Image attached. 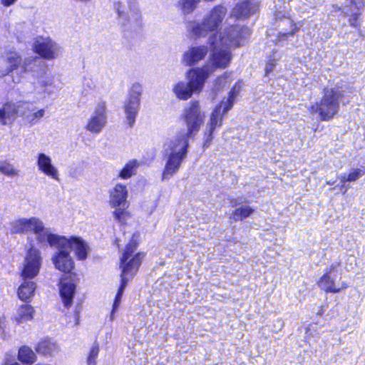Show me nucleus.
I'll list each match as a JSON object with an SVG mask.
<instances>
[{"instance_id": "obj_39", "label": "nucleus", "mask_w": 365, "mask_h": 365, "mask_svg": "<svg viewBox=\"0 0 365 365\" xmlns=\"http://www.w3.org/2000/svg\"><path fill=\"white\" fill-rule=\"evenodd\" d=\"M364 172L359 168L352 169L347 175V179L349 182H354L360 178Z\"/></svg>"}, {"instance_id": "obj_18", "label": "nucleus", "mask_w": 365, "mask_h": 365, "mask_svg": "<svg viewBox=\"0 0 365 365\" xmlns=\"http://www.w3.org/2000/svg\"><path fill=\"white\" fill-rule=\"evenodd\" d=\"M223 113H220L218 109H213L210 113L204 130V147H209L214 138L213 133L217 128H220L223 123Z\"/></svg>"}, {"instance_id": "obj_10", "label": "nucleus", "mask_w": 365, "mask_h": 365, "mask_svg": "<svg viewBox=\"0 0 365 365\" xmlns=\"http://www.w3.org/2000/svg\"><path fill=\"white\" fill-rule=\"evenodd\" d=\"M36 58H26L21 61V56L15 51L6 53L4 59V68L0 71L1 75L5 76L17 68L20 67L24 73L34 72Z\"/></svg>"}, {"instance_id": "obj_3", "label": "nucleus", "mask_w": 365, "mask_h": 365, "mask_svg": "<svg viewBox=\"0 0 365 365\" xmlns=\"http://www.w3.org/2000/svg\"><path fill=\"white\" fill-rule=\"evenodd\" d=\"M189 142L185 135H175L164 144L165 164L162 173V180H168L177 174L187 157Z\"/></svg>"}, {"instance_id": "obj_37", "label": "nucleus", "mask_w": 365, "mask_h": 365, "mask_svg": "<svg viewBox=\"0 0 365 365\" xmlns=\"http://www.w3.org/2000/svg\"><path fill=\"white\" fill-rule=\"evenodd\" d=\"M99 345L97 343H94L88 353L87 356V364L88 365H96V359L99 353Z\"/></svg>"}, {"instance_id": "obj_25", "label": "nucleus", "mask_w": 365, "mask_h": 365, "mask_svg": "<svg viewBox=\"0 0 365 365\" xmlns=\"http://www.w3.org/2000/svg\"><path fill=\"white\" fill-rule=\"evenodd\" d=\"M34 93L41 98H44L53 92V78L50 76H41L34 82Z\"/></svg>"}, {"instance_id": "obj_14", "label": "nucleus", "mask_w": 365, "mask_h": 365, "mask_svg": "<svg viewBox=\"0 0 365 365\" xmlns=\"http://www.w3.org/2000/svg\"><path fill=\"white\" fill-rule=\"evenodd\" d=\"M212 74L211 68L204 65L188 69L185 77L194 93H200L203 90L205 81Z\"/></svg>"}, {"instance_id": "obj_45", "label": "nucleus", "mask_w": 365, "mask_h": 365, "mask_svg": "<svg viewBox=\"0 0 365 365\" xmlns=\"http://www.w3.org/2000/svg\"><path fill=\"white\" fill-rule=\"evenodd\" d=\"M359 15L356 14L353 16L351 19H350V24L353 26H357V20H358Z\"/></svg>"}, {"instance_id": "obj_44", "label": "nucleus", "mask_w": 365, "mask_h": 365, "mask_svg": "<svg viewBox=\"0 0 365 365\" xmlns=\"http://www.w3.org/2000/svg\"><path fill=\"white\" fill-rule=\"evenodd\" d=\"M347 175L348 174L344 173L338 177V179L340 180L341 184H345V182H349V180L347 179Z\"/></svg>"}, {"instance_id": "obj_16", "label": "nucleus", "mask_w": 365, "mask_h": 365, "mask_svg": "<svg viewBox=\"0 0 365 365\" xmlns=\"http://www.w3.org/2000/svg\"><path fill=\"white\" fill-rule=\"evenodd\" d=\"M36 158L38 172L53 180L60 181V171L50 155L44 153H38Z\"/></svg>"}, {"instance_id": "obj_43", "label": "nucleus", "mask_w": 365, "mask_h": 365, "mask_svg": "<svg viewBox=\"0 0 365 365\" xmlns=\"http://www.w3.org/2000/svg\"><path fill=\"white\" fill-rule=\"evenodd\" d=\"M17 0H1V4L6 7L12 6Z\"/></svg>"}, {"instance_id": "obj_33", "label": "nucleus", "mask_w": 365, "mask_h": 365, "mask_svg": "<svg viewBox=\"0 0 365 365\" xmlns=\"http://www.w3.org/2000/svg\"><path fill=\"white\" fill-rule=\"evenodd\" d=\"M254 212L255 210L250 206L242 205L232 212L231 218L235 222L242 220L251 216Z\"/></svg>"}, {"instance_id": "obj_49", "label": "nucleus", "mask_w": 365, "mask_h": 365, "mask_svg": "<svg viewBox=\"0 0 365 365\" xmlns=\"http://www.w3.org/2000/svg\"><path fill=\"white\" fill-rule=\"evenodd\" d=\"M351 3H354L353 0H351Z\"/></svg>"}, {"instance_id": "obj_21", "label": "nucleus", "mask_w": 365, "mask_h": 365, "mask_svg": "<svg viewBox=\"0 0 365 365\" xmlns=\"http://www.w3.org/2000/svg\"><path fill=\"white\" fill-rule=\"evenodd\" d=\"M35 308L29 304H24L16 307L11 317V320L16 325L31 322L35 317Z\"/></svg>"}, {"instance_id": "obj_20", "label": "nucleus", "mask_w": 365, "mask_h": 365, "mask_svg": "<svg viewBox=\"0 0 365 365\" xmlns=\"http://www.w3.org/2000/svg\"><path fill=\"white\" fill-rule=\"evenodd\" d=\"M44 114L43 108L37 109L34 105L27 102L19 103V115L31 125L36 124Z\"/></svg>"}, {"instance_id": "obj_31", "label": "nucleus", "mask_w": 365, "mask_h": 365, "mask_svg": "<svg viewBox=\"0 0 365 365\" xmlns=\"http://www.w3.org/2000/svg\"><path fill=\"white\" fill-rule=\"evenodd\" d=\"M18 359L23 364L30 365L36 361V356L30 348L23 346L19 350Z\"/></svg>"}, {"instance_id": "obj_11", "label": "nucleus", "mask_w": 365, "mask_h": 365, "mask_svg": "<svg viewBox=\"0 0 365 365\" xmlns=\"http://www.w3.org/2000/svg\"><path fill=\"white\" fill-rule=\"evenodd\" d=\"M142 91V86L138 83H133L129 88L128 97L123 105L126 122L129 126H132L134 124L140 110Z\"/></svg>"}, {"instance_id": "obj_17", "label": "nucleus", "mask_w": 365, "mask_h": 365, "mask_svg": "<svg viewBox=\"0 0 365 365\" xmlns=\"http://www.w3.org/2000/svg\"><path fill=\"white\" fill-rule=\"evenodd\" d=\"M275 18L277 21L279 39L294 36L299 30V26L290 17L289 13L277 11L275 14Z\"/></svg>"}, {"instance_id": "obj_9", "label": "nucleus", "mask_w": 365, "mask_h": 365, "mask_svg": "<svg viewBox=\"0 0 365 365\" xmlns=\"http://www.w3.org/2000/svg\"><path fill=\"white\" fill-rule=\"evenodd\" d=\"M33 242V240L30 242L23 262L21 277L25 279L36 277L42 265L43 258L41 251L34 246Z\"/></svg>"}, {"instance_id": "obj_47", "label": "nucleus", "mask_w": 365, "mask_h": 365, "mask_svg": "<svg viewBox=\"0 0 365 365\" xmlns=\"http://www.w3.org/2000/svg\"><path fill=\"white\" fill-rule=\"evenodd\" d=\"M115 312L116 311H113V309H112V312H111L110 316V321H113L114 319V318H115Z\"/></svg>"}, {"instance_id": "obj_30", "label": "nucleus", "mask_w": 365, "mask_h": 365, "mask_svg": "<svg viewBox=\"0 0 365 365\" xmlns=\"http://www.w3.org/2000/svg\"><path fill=\"white\" fill-rule=\"evenodd\" d=\"M36 351L46 356H54L59 352V347L55 341L46 339L38 343Z\"/></svg>"}, {"instance_id": "obj_29", "label": "nucleus", "mask_w": 365, "mask_h": 365, "mask_svg": "<svg viewBox=\"0 0 365 365\" xmlns=\"http://www.w3.org/2000/svg\"><path fill=\"white\" fill-rule=\"evenodd\" d=\"M36 284L32 281L24 280L17 290L18 297L23 302H31L35 295Z\"/></svg>"}, {"instance_id": "obj_32", "label": "nucleus", "mask_w": 365, "mask_h": 365, "mask_svg": "<svg viewBox=\"0 0 365 365\" xmlns=\"http://www.w3.org/2000/svg\"><path fill=\"white\" fill-rule=\"evenodd\" d=\"M128 207L129 203L126 205L111 207L112 208H114V210L113 211V216L114 219L120 223H125V222L130 217V214L127 210Z\"/></svg>"}, {"instance_id": "obj_7", "label": "nucleus", "mask_w": 365, "mask_h": 365, "mask_svg": "<svg viewBox=\"0 0 365 365\" xmlns=\"http://www.w3.org/2000/svg\"><path fill=\"white\" fill-rule=\"evenodd\" d=\"M341 274L340 263L334 262L325 269L323 275L317 282V285L327 293L341 292L349 287L346 282L341 280Z\"/></svg>"}, {"instance_id": "obj_26", "label": "nucleus", "mask_w": 365, "mask_h": 365, "mask_svg": "<svg viewBox=\"0 0 365 365\" xmlns=\"http://www.w3.org/2000/svg\"><path fill=\"white\" fill-rule=\"evenodd\" d=\"M259 6L258 3L255 0H248L238 4L232 11L231 16L237 19L247 18L250 14L256 12Z\"/></svg>"}, {"instance_id": "obj_40", "label": "nucleus", "mask_w": 365, "mask_h": 365, "mask_svg": "<svg viewBox=\"0 0 365 365\" xmlns=\"http://www.w3.org/2000/svg\"><path fill=\"white\" fill-rule=\"evenodd\" d=\"M7 326V320L5 315H0V335H4V332Z\"/></svg>"}, {"instance_id": "obj_42", "label": "nucleus", "mask_w": 365, "mask_h": 365, "mask_svg": "<svg viewBox=\"0 0 365 365\" xmlns=\"http://www.w3.org/2000/svg\"><path fill=\"white\" fill-rule=\"evenodd\" d=\"M276 63H277L276 59H271L268 61V63H267L266 67H265V72L267 74L273 70L274 67L276 65Z\"/></svg>"}, {"instance_id": "obj_6", "label": "nucleus", "mask_w": 365, "mask_h": 365, "mask_svg": "<svg viewBox=\"0 0 365 365\" xmlns=\"http://www.w3.org/2000/svg\"><path fill=\"white\" fill-rule=\"evenodd\" d=\"M227 14V9L222 6L214 7L204 17L200 24L197 21H190L187 24V30L196 37L205 36L208 32L215 31L222 21Z\"/></svg>"}, {"instance_id": "obj_12", "label": "nucleus", "mask_w": 365, "mask_h": 365, "mask_svg": "<svg viewBox=\"0 0 365 365\" xmlns=\"http://www.w3.org/2000/svg\"><path fill=\"white\" fill-rule=\"evenodd\" d=\"M58 242L61 247L66 248L68 251L73 250L76 258L78 260H84L90 252V247L87 242L82 237L78 236H62L58 235Z\"/></svg>"}, {"instance_id": "obj_27", "label": "nucleus", "mask_w": 365, "mask_h": 365, "mask_svg": "<svg viewBox=\"0 0 365 365\" xmlns=\"http://www.w3.org/2000/svg\"><path fill=\"white\" fill-rule=\"evenodd\" d=\"M240 91V83H236L230 91L228 93V96L226 98H224L221 102L217 105L214 109H218L220 113H223L225 115L232 109L237 95L239 94Z\"/></svg>"}, {"instance_id": "obj_38", "label": "nucleus", "mask_w": 365, "mask_h": 365, "mask_svg": "<svg viewBox=\"0 0 365 365\" xmlns=\"http://www.w3.org/2000/svg\"><path fill=\"white\" fill-rule=\"evenodd\" d=\"M127 284L128 282L120 279V285L118 289L117 294L114 299V302L113 305V311H117L118 307H120L121 302V297L123 294L124 289L127 286Z\"/></svg>"}, {"instance_id": "obj_46", "label": "nucleus", "mask_w": 365, "mask_h": 365, "mask_svg": "<svg viewBox=\"0 0 365 365\" xmlns=\"http://www.w3.org/2000/svg\"><path fill=\"white\" fill-rule=\"evenodd\" d=\"M340 190H341V192H343V194H345L346 192L348 190V187L345 185V184H341V187H340Z\"/></svg>"}, {"instance_id": "obj_36", "label": "nucleus", "mask_w": 365, "mask_h": 365, "mask_svg": "<svg viewBox=\"0 0 365 365\" xmlns=\"http://www.w3.org/2000/svg\"><path fill=\"white\" fill-rule=\"evenodd\" d=\"M233 81L232 73H225L222 76H219L214 86V91H219L220 89L229 86Z\"/></svg>"}, {"instance_id": "obj_8", "label": "nucleus", "mask_w": 365, "mask_h": 365, "mask_svg": "<svg viewBox=\"0 0 365 365\" xmlns=\"http://www.w3.org/2000/svg\"><path fill=\"white\" fill-rule=\"evenodd\" d=\"M181 117L186 125L187 132L177 135H185L188 140L200 130L205 119V113L202 110L199 101H192L184 109Z\"/></svg>"}, {"instance_id": "obj_48", "label": "nucleus", "mask_w": 365, "mask_h": 365, "mask_svg": "<svg viewBox=\"0 0 365 365\" xmlns=\"http://www.w3.org/2000/svg\"><path fill=\"white\" fill-rule=\"evenodd\" d=\"M334 182H335L334 181L329 180V181L327 182V184L329 185H332L334 184Z\"/></svg>"}, {"instance_id": "obj_19", "label": "nucleus", "mask_w": 365, "mask_h": 365, "mask_svg": "<svg viewBox=\"0 0 365 365\" xmlns=\"http://www.w3.org/2000/svg\"><path fill=\"white\" fill-rule=\"evenodd\" d=\"M207 46H192L189 47L182 54V63L186 66H192L199 63L207 55Z\"/></svg>"}, {"instance_id": "obj_28", "label": "nucleus", "mask_w": 365, "mask_h": 365, "mask_svg": "<svg viewBox=\"0 0 365 365\" xmlns=\"http://www.w3.org/2000/svg\"><path fill=\"white\" fill-rule=\"evenodd\" d=\"M172 91L175 96L180 101H187L195 93L189 83L184 81L175 83L173 86Z\"/></svg>"}, {"instance_id": "obj_41", "label": "nucleus", "mask_w": 365, "mask_h": 365, "mask_svg": "<svg viewBox=\"0 0 365 365\" xmlns=\"http://www.w3.org/2000/svg\"><path fill=\"white\" fill-rule=\"evenodd\" d=\"M114 8L115 11L118 12L119 17L122 18L124 16V9L123 8V5L120 2H116L114 4Z\"/></svg>"}, {"instance_id": "obj_24", "label": "nucleus", "mask_w": 365, "mask_h": 365, "mask_svg": "<svg viewBox=\"0 0 365 365\" xmlns=\"http://www.w3.org/2000/svg\"><path fill=\"white\" fill-rule=\"evenodd\" d=\"M19 115V103H6L0 108V123L11 125Z\"/></svg>"}, {"instance_id": "obj_2", "label": "nucleus", "mask_w": 365, "mask_h": 365, "mask_svg": "<svg viewBox=\"0 0 365 365\" xmlns=\"http://www.w3.org/2000/svg\"><path fill=\"white\" fill-rule=\"evenodd\" d=\"M250 35V30L247 27L239 26H232L212 34L208 40L211 53L205 66L211 68L212 73L217 68H227L232 59L230 48L242 46Z\"/></svg>"}, {"instance_id": "obj_35", "label": "nucleus", "mask_w": 365, "mask_h": 365, "mask_svg": "<svg viewBox=\"0 0 365 365\" xmlns=\"http://www.w3.org/2000/svg\"><path fill=\"white\" fill-rule=\"evenodd\" d=\"M0 173L10 178L19 175V170L13 164L6 160L0 161Z\"/></svg>"}, {"instance_id": "obj_13", "label": "nucleus", "mask_w": 365, "mask_h": 365, "mask_svg": "<svg viewBox=\"0 0 365 365\" xmlns=\"http://www.w3.org/2000/svg\"><path fill=\"white\" fill-rule=\"evenodd\" d=\"M33 50L41 57L52 60L61 53V48L48 37H37L33 45Z\"/></svg>"}, {"instance_id": "obj_22", "label": "nucleus", "mask_w": 365, "mask_h": 365, "mask_svg": "<svg viewBox=\"0 0 365 365\" xmlns=\"http://www.w3.org/2000/svg\"><path fill=\"white\" fill-rule=\"evenodd\" d=\"M128 190L126 185L116 183L109 192V205L110 207L126 205L128 201Z\"/></svg>"}, {"instance_id": "obj_4", "label": "nucleus", "mask_w": 365, "mask_h": 365, "mask_svg": "<svg viewBox=\"0 0 365 365\" xmlns=\"http://www.w3.org/2000/svg\"><path fill=\"white\" fill-rule=\"evenodd\" d=\"M125 235L126 238L129 240V242L122 251L120 257V268L121 269V279L128 282L137 273L145 257V254L143 252H135L140 235L138 232Z\"/></svg>"}, {"instance_id": "obj_15", "label": "nucleus", "mask_w": 365, "mask_h": 365, "mask_svg": "<svg viewBox=\"0 0 365 365\" xmlns=\"http://www.w3.org/2000/svg\"><path fill=\"white\" fill-rule=\"evenodd\" d=\"M107 122L106 103L100 101L96 103L92 115L88 120L86 129L93 134L102 131Z\"/></svg>"}, {"instance_id": "obj_1", "label": "nucleus", "mask_w": 365, "mask_h": 365, "mask_svg": "<svg viewBox=\"0 0 365 365\" xmlns=\"http://www.w3.org/2000/svg\"><path fill=\"white\" fill-rule=\"evenodd\" d=\"M10 232L12 235H34L37 245L41 247L49 245L56 247L51 261L56 269L63 273H70L74 269V261L70 251L61 247L58 242V235L54 234L51 229L46 227L43 221L38 217H18L13 220L9 224Z\"/></svg>"}, {"instance_id": "obj_34", "label": "nucleus", "mask_w": 365, "mask_h": 365, "mask_svg": "<svg viewBox=\"0 0 365 365\" xmlns=\"http://www.w3.org/2000/svg\"><path fill=\"white\" fill-rule=\"evenodd\" d=\"M139 163L136 160L128 161L122 168L119 173V177L122 179H128L135 175Z\"/></svg>"}, {"instance_id": "obj_5", "label": "nucleus", "mask_w": 365, "mask_h": 365, "mask_svg": "<svg viewBox=\"0 0 365 365\" xmlns=\"http://www.w3.org/2000/svg\"><path fill=\"white\" fill-rule=\"evenodd\" d=\"M344 92L342 85L336 84L333 88H326L320 102L310 105V113L317 114L321 120H331L338 113L339 99L342 98Z\"/></svg>"}, {"instance_id": "obj_23", "label": "nucleus", "mask_w": 365, "mask_h": 365, "mask_svg": "<svg viewBox=\"0 0 365 365\" xmlns=\"http://www.w3.org/2000/svg\"><path fill=\"white\" fill-rule=\"evenodd\" d=\"M59 292L65 307H70L76 292V284L71 277H63L59 282Z\"/></svg>"}]
</instances>
